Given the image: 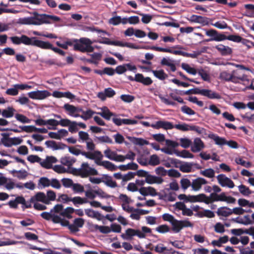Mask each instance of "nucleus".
I'll list each match as a JSON object with an SVG mask.
<instances>
[{"instance_id": "f257e3e1", "label": "nucleus", "mask_w": 254, "mask_h": 254, "mask_svg": "<svg viewBox=\"0 0 254 254\" xmlns=\"http://www.w3.org/2000/svg\"><path fill=\"white\" fill-rule=\"evenodd\" d=\"M61 20L60 17L48 14H39L34 12L31 16L19 18L17 23L21 25H41L44 24H49L52 21L58 22Z\"/></svg>"}, {"instance_id": "f03ea898", "label": "nucleus", "mask_w": 254, "mask_h": 254, "mask_svg": "<svg viewBox=\"0 0 254 254\" xmlns=\"http://www.w3.org/2000/svg\"><path fill=\"white\" fill-rule=\"evenodd\" d=\"M184 94L186 95L190 94H200L210 99H220L221 98L220 94L216 91L210 89H200L199 88L190 89L184 92Z\"/></svg>"}, {"instance_id": "7ed1b4c3", "label": "nucleus", "mask_w": 254, "mask_h": 254, "mask_svg": "<svg viewBox=\"0 0 254 254\" xmlns=\"http://www.w3.org/2000/svg\"><path fill=\"white\" fill-rule=\"evenodd\" d=\"M79 44L74 45V50L80 51L82 53L92 52L94 49L92 46V42L90 39L87 38H81L79 39Z\"/></svg>"}, {"instance_id": "20e7f679", "label": "nucleus", "mask_w": 254, "mask_h": 254, "mask_svg": "<svg viewBox=\"0 0 254 254\" xmlns=\"http://www.w3.org/2000/svg\"><path fill=\"white\" fill-rule=\"evenodd\" d=\"M35 37H29L25 35H21V36H12L9 38L12 44L16 45L24 44L26 46H33V41Z\"/></svg>"}, {"instance_id": "39448f33", "label": "nucleus", "mask_w": 254, "mask_h": 254, "mask_svg": "<svg viewBox=\"0 0 254 254\" xmlns=\"http://www.w3.org/2000/svg\"><path fill=\"white\" fill-rule=\"evenodd\" d=\"M19 204L22 205L21 208L23 210L26 208H30V204L27 203V201L22 195L17 196L14 199L10 200L6 204L11 208L17 209Z\"/></svg>"}, {"instance_id": "423d86ee", "label": "nucleus", "mask_w": 254, "mask_h": 254, "mask_svg": "<svg viewBox=\"0 0 254 254\" xmlns=\"http://www.w3.org/2000/svg\"><path fill=\"white\" fill-rule=\"evenodd\" d=\"M136 236L140 239L145 238V234L138 229H134L132 228H128L126 231V234H122L121 236L124 240H130L132 239V237Z\"/></svg>"}, {"instance_id": "0eeeda50", "label": "nucleus", "mask_w": 254, "mask_h": 254, "mask_svg": "<svg viewBox=\"0 0 254 254\" xmlns=\"http://www.w3.org/2000/svg\"><path fill=\"white\" fill-rule=\"evenodd\" d=\"M28 95L32 99L43 100L50 96L51 93L47 90H37L30 92Z\"/></svg>"}, {"instance_id": "6e6552de", "label": "nucleus", "mask_w": 254, "mask_h": 254, "mask_svg": "<svg viewBox=\"0 0 254 254\" xmlns=\"http://www.w3.org/2000/svg\"><path fill=\"white\" fill-rule=\"evenodd\" d=\"M216 178L218 183L222 187H227L229 188L232 189L235 186L234 182L224 174H221L218 175Z\"/></svg>"}, {"instance_id": "1a4fd4ad", "label": "nucleus", "mask_w": 254, "mask_h": 254, "mask_svg": "<svg viewBox=\"0 0 254 254\" xmlns=\"http://www.w3.org/2000/svg\"><path fill=\"white\" fill-rule=\"evenodd\" d=\"M27 202L30 204V208L32 207V203L41 202L46 205L45 193L44 192L39 191L31 196Z\"/></svg>"}, {"instance_id": "9d476101", "label": "nucleus", "mask_w": 254, "mask_h": 254, "mask_svg": "<svg viewBox=\"0 0 254 254\" xmlns=\"http://www.w3.org/2000/svg\"><path fill=\"white\" fill-rule=\"evenodd\" d=\"M189 20L191 22L200 23L202 25L205 26L208 25L209 21H212V19L207 17L193 14L190 17Z\"/></svg>"}, {"instance_id": "9b49d317", "label": "nucleus", "mask_w": 254, "mask_h": 254, "mask_svg": "<svg viewBox=\"0 0 254 254\" xmlns=\"http://www.w3.org/2000/svg\"><path fill=\"white\" fill-rule=\"evenodd\" d=\"M208 183L207 181L203 178L198 177L191 181V190L194 191H198L202 188L203 185Z\"/></svg>"}, {"instance_id": "f8f14e48", "label": "nucleus", "mask_w": 254, "mask_h": 254, "mask_svg": "<svg viewBox=\"0 0 254 254\" xmlns=\"http://www.w3.org/2000/svg\"><path fill=\"white\" fill-rule=\"evenodd\" d=\"M205 147L204 142L199 137L194 139L190 146L191 151L194 153L199 152Z\"/></svg>"}, {"instance_id": "ddd939ff", "label": "nucleus", "mask_w": 254, "mask_h": 254, "mask_svg": "<svg viewBox=\"0 0 254 254\" xmlns=\"http://www.w3.org/2000/svg\"><path fill=\"white\" fill-rule=\"evenodd\" d=\"M151 127L155 129H159L162 128L164 129H171L174 128V125L171 122L165 121H159L155 124L151 125Z\"/></svg>"}, {"instance_id": "4468645a", "label": "nucleus", "mask_w": 254, "mask_h": 254, "mask_svg": "<svg viewBox=\"0 0 254 254\" xmlns=\"http://www.w3.org/2000/svg\"><path fill=\"white\" fill-rule=\"evenodd\" d=\"M142 69H148V71H151L153 74L154 76L160 80H164L168 77V75L165 72L163 69L159 70H153L150 69L149 67L144 66H140Z\"/></svg>"}, {"instance_id": "2eb2a0df", "label": "nucleus", "mask_w": 254, "mask_h": 254, "mask_svg": "<svg viewBox=\"0 0 254 254\" xmlns=\"http://www.w3.org/2000/svg\"><path fill=\"white\" fill-rule=\"evenodd\" d=\"M208 137L213 140L215 144L220 147H222V146L226 144L227 140L224 137L219 136L216 134L213 133H209L208 135Z\"/></svg>"}, {"instance_id": "dca6fc26", "label": "nucleus", "mask_w": 254, "mask_h": 254, "mask_svg": "<svg viewBox=\"0 0 254 254\" xmlns=\"http://www.w3.org/2000/svg\"><path fill=\"white\" fill-rule=\"evenodd\" d=\"M33 41V46L37 47L43 49H50L52 50L53 45L49 42H44L38 40L37 37H34Z\"/></svg>"}, {"instance_id": "f3484780", "label": "nucleus", "mask_w": 254, "mask_h": 254, "mask_svg": "<svg viewBox=\"0 0 254 254\" xmlns=\"http://www.w3.org/2000/svg\"><path fill=\"white\" fill-rule=\"evenodd\" d=\"M215 48L223 56L231 55L232 54V49L229 46H224L223 44H219L215 47Z\"/></svg>"}, {"instance_id": "a211bd4d", "label": "nucleus", "mask_w": 254, "mask_h": 254, "mask_svg": "<svg viewBox=\"0 0 254 254\" xmlns=\"http://www.w3.org/2000/svg\"><path fill=\"white\" fill-rule=\"evenodd\" d=\"M85 213L89 217L94 218L97 220H102L104 216L102 215L99 212L95 211L91 208L85 209Z\"/></svg>"}, {"instance_id": "6ab92c4d", "label": "nucleus", "mask_w": 254, "mask_h": 254, "mask_svg": "<svg viewBox=\"0 0 254 254\" xmlns=\"http://www.w3.org/2000/svg\"><path fill=\"white\" fill-rule=\"evenodd\" d=\"M71 121L67 119H61L60 121L53 119V127H48L49 129H56V126L60 125L62 127H68L70 124Z\"/></svg>"}, {"instance_id": "aec40b11", "label": "nucleus", "mask_w": 254, "mask_h": 254, "mask_svg": "<svg viewBox=\"0 0 254 254\" xmlns=\"http://www.w3.org/2000/svg\"><path fill=\"white\" fill-rule=\"evenodd\" d=\"M0 135L2 137L0 139V142L6 147H10L15 143L13 142L12 137H9L10 134L9 133H1Z\"/></svg>"}, {"instance_id": "412c9836", "label": "nucleus", "mask_w": 254, "mask_h": 254, "mask_svg": "<svg viewBox=\"0 0 254 254\" xmlns=\"http://www.w3.org/2000/svg\"><path fill=\"white\" fill-rule=\"evenodd\" d=\"M163 179L160 177L150 175L149 173L145 178V181L148 184H161L163 182Z\"/></svg>"}, {"instance_id": "4be33fe9", "label": "nucleus", "mask_w": 254, "mask_h": 254, "mask_svg": "<svg viewBox=\"0 0 254 254\" xmlns=\"http://www.w3.org/2000/svg\"><path fill=\"white\" fill-rule=\"evenodd\" d=\"M51 182V179H49L47 177H41L38 180L37 187L39 190H42L45 188H48L50 186Z\"/></svg>"}, {"instance_id": "5701e85b", "label": "nucleus", "mask_w": 254, "mask_h": 254, "mask_svg": "<svg viewBox=\"0 0 254 254\" xmlns=\"http://www.w3.org/2000/svg\"><path fill=\"white\" fill-rule=\"evenodd\" d=\"M102 179V182L104 183L107 186L111 188H115L117 187L116 182L113 181L111 176H109L107 174H104L103 175Z\"/></svg>"}, {"instance_id": "b1692460", "label": "nucleus", "mask_w": 254, "mask_h": 254, "mask_svg": "<svg viewBox=\"0 0 254 254\" xmlns=\"http://www.w3.org/2000/svg\"><path fill=\"white\" fill-rule=\"evenodd\" d=\"M76 159L74 158L68 156H66L61 158L60 162L62 164L68 167L69 168L75 162Z\"/></svg>"}, {"instance_id": "393cba45", "label": "nucleus", "mask_w": 254, "mask_h": 254, "mask_svg": "<svg viewBox=\"0 0 254 254\" xmlns=\"http://www.w3.org/2000/svg\"><path fill=\"white\" fill-rule=\"evenodd\" d=\"M104 109H106V110L102 112H97V114L101 116L102 117L108 121L110 120L112 117L116 116V114L111 112L107 107H104L101 108L102 110H103Z\"/></svg>"}, {"instance_id": "a878e982", "label": "nucleus", "mask_w": 254, "mask_h": 254, "mask_svg": "<svg viewBox=\"0 0 254 254\" xmlns=\"http://www.w3.org/2000/svg\"><path fill=\"white\" fill-rule=\"evenodd\" d=\"M127 138L135 145L143 146L144 145H148L149 144L148 141L142 138L127 136Z\"/></svg>"}, {"instance_id": "bb28decb", "label": "nucleus", "mask_w": 254, "mask_h": 254, "mask_svg": "<svg viewBox=\"0 0 254 254\" xmlns=\"http://www.w3.org/2000/svg\"><path fill=\"white\" fill-rule=\"evenodd\" d=\"M174 153L177 156L183 158H194V155L187 150H183L181 151L177 150H174Z\"/></svg>"}, {"instance_id": "cd10ccee", "label": "nucleus", "mask_w": 254, "mask_h": 254, "mask_svg": "<svg viewBox=\"0 0 254 254\" xmlns=\"http://www.w3.org/2000/svg\"><path fill=\"white\" fill-rule=\"evenodd\" d=\"M194 215L199 218H203L205 217L207 218H212L215 216V214L211 210L205 209L203 211H199L194 214Z\"/></svg>"}, {"instance_id": "c85d7f7f", "label": "nucleus", "mask_w": 254, "mask_h": 254, "mask_svg": "<svg viewBox=\"0 0 254 254\" xmlns=\"http://www.w3.org/2000/svg\"><path fill=\"white\" fill-rule=\"evenodd\" d=\"M46 205H49L52 201L56 200V193L53 190H48L45 193Z\"/></svg>"}, {"instance_id": "c756f323", "label": "nucleus", "mask_w": 254, "mask_h": 254, "mask_svg": "<svg viewBox=\"0 0 254 254\" xmlns=\"http://www.w3.org/2000/svg\"><path fill=\"white\" fill-rule=\"evenodd\" d=\"M216 213L218 216L227 217L232 214L231 209L226 206L220 207L217 209Z\"/></svg>"}, {"instance_id": "7c9ffc66", "label": "nucleus", "mask_w": 254, "mask_h": 254, "mask_svg": "<svg viewBox=\"0 0 254 254\" xmlns=\"http://www.w3.org/2000/svg\"><path fill=\"white\" fill-rule=\"evenodd\" d=\"M15 112V109L12 107L9 106L7 109H4L1 111V115L4 118H10L14 116Z\"/></svg>"}, {"instance_id": "2f4dec72", "label": "nucleus", "mask_w": 254, "mask_h": 254, "mask_svg": "<svg viewBox=\"0 0 254 254\" xmlns=\"http://www.w3.org/2000/svg\"><path fill=\"white\" fill-rule=\"evenodd\" d=\"M138 165L134 162H130L127 165H121L118 166V168L121 169L122 171H126L127 170H136L138 168Z\"/></svg>"}, {"instance_id": "473e14b6", "label": "nucleus", "mask_w": 254, "mask_h": 254, "mask_svg": "<svg viewBox=\"0 0 254 254\" xmlns=\"http://www.w3.org/2000/svg\"><path fill=\"white\" fill-rule=\"evenodd\" d=\"M209 24L220 29H228L230 30H232V28L228 26L227 23L224 21H219L214 23L209 22Z\"/></svg>"}, {"instance_id": "72a5a7b5", "label": "nucleus", "mask_w": 254, "mask_h": 254, "mask_svg": "<svg viewBox=\"0 0 254 254\" xmlns=\"http://www.w3.org/2000/svg\"><path fill=\"white\" fill-rule=\"evenodd\" d=\"M35 123L37 126H46L49 125L53 127V119L44 120L42 119L39 118L35 120Z\"/></svg>"}, {"instance_id": "f704fd0d", "label": "nucleus", "mask_w": 254, "mask_h": 254, "mask_svg": "<svg viewBox=\"0 0 254 254\" xmlns=\"http://www.w3.org/2000/svg\"><path fill=\"white\" fill-rule=\"evenodd\" d=\"M92 227L95 230H99V231L103 234H108L111 232L110 228L107 226H99L97 224H93Z\"/></svg>"}, {"instance_id": "c9c22d12", "label": "nucleus", "mask_w": 254, "mask_h": 254, "mask_svg": "<svg viewBox=\"0 0 254 254\" xmlns=\"http://www.w3.org/2000/svg\"><path fill=\"white\" fill-rule=\"evenodd\" d=\"M238 189L240 193L244 196H249L254 193V191H251L248 187L242 184L238 186Z\"/></svg>"}, {"instance_id": "e433bc0d", "label": "nucleus", "mask_w": 254, "mask_h": 254, "mask_svg": "<svg viewBox=\"0 0 254 254\" xmlns=\"http://www.w3.org/2000/svg\"><path fill=\"white\" fill-rule=\"evenodd\" d=\"M227 40V36H225L224 34L219 33L217 31V36L214 38H210L208 39H205L204 40L205 42H208L210 41H217V42H221L224 40Z\"/></svg>"}, {"instance_id": "4c0bfd02", "label": "nucleus", "mask_w": 254, "mask_h": 254, "mask_svg": "<svg viewBox=\"0 0 254 254\" xmlns=\"http://www.w3.org/2000/svg\"><path fill=\"white\" fill-rule=\"evenodd\" d=\"M181 67L184 70L190 74L195 75L197 73L196 69L190 66L188 64L182 63L181 64Z\"/></svg>"}, {"instance_id": "58836bf2", "label": "nucleus", "mask_w": 254, "mask_h": 254, "mask_svg": "<svg viewBox=\"0 0 254 254\" xmlns=\"http://www.w3.org/2000/svg\"><path fill=\"white\" fill-rule=\"evenodd\" d=\"M193 163L186 162L180 166V170L184 173H189L191 172Z\"/></svg>"}, {"instance_id": "ea45409f", "label": "nucleus", "mask_w": 254, "mask_h": 254, "mask_svg": "<svg viewBox=\"0 0 254 254\" xmlns=\"http://www.w3.org/2000/svg\"><path fill=\"white\" fill-rule=\"evenodd\" d=\"M179 140L180 141V144H179V145L184 148H189L190 146H191L192 144L191 140L186 137L180 138Z\"/></svg>"}, {"instance_id": "a19ab883", "label": "nucleus", "mask_w": 254, "mask_h": 254, "mask_svg": "<svg viewBox=\"0 0 254 254\" xmlns=\"http://www.w3.org/2000/svg\"><path fill=\"white\" fill-rule=\"evenodd\" d=\"M102 166H103L106 169L111 171H116L118 169V166L109 161H102Z\"/></svg>"}, {"instance_id": "79ce46f5", "label": "nucleus", "mask_w": 254, "mask_h": 254, "mask_svg": "<svg viewBox=\"0 0 254 254\" xmlns=\"http://www.w3.org/2000/svg\"><path fill=\"white\" fill-rule=\"evenodd\" d=\"M97 114V112L92 111L91 109H88L87 111H84L80 118L85 121L90 119L94 114Z\"/></svg>"}, {"instance_id": "37998d69", "label": "nucleus", "mask_w": 254, "mask_h": 254, "mask_svg": "<svg viewBox=\"0 0 254 254\" xmlns=\"http://www.w3.org/2000/svg\"><path fill=\"white\" fill-rule=\"evenodd\" d=\"M200 174L206 177L212 178L214 177L215 171L213 169L208 168L204 170L200 171Z\"/></svg>"}, {"instance_id": "c03bdc74", "label": "nucleus", "mask_w": 254, "mask_h": 254, "mask_svg": "<svg viewBox=\"0 0 254 254\" xmlns=\"http://www.w3.org/2000/svg\"><path fill=\"white\" fill-rule=\"evenodd\" d=\"M182 189L185 191L190 187H191V181L187 178H183L180 181Z\"/></svg>"}, {"instance_id": "a18cd8bd", "label": "nucleus", "mask_w": 254, "mask_h": 254, "mask_svg": "<svg viewBox=\"0 0 254 254\" xmlns=\"http://www.w3.org/2000/svg\"><path fill=\"white\" fill-rule=\"evenodd\" d=\"M232 73H229L226 71L221 72L219 74V78L225 81L229 82L232 79Z\"/></svg>"}, {"instance_id": "49530a36", "label": "nucleus", "mask_w": 254, "mask_h": 254, "mask_svg": "<svg viewBox=\"0 0 254 254\" xmlns=\"http://www.w3.org/2000/svg\"><path fill=\"white\" fill-rule=\"evenodd\" d=\"M206 195L204 193H200L196 195H194L195 202H204L208 204L209 201L206 200Z\"/></svg>"}, {"instance_id": "de8ad7c7", "label": "nucleus", "mask_w": 254, "mask_h": 254, "mask_svg": "<svg viewBox=\"0 0 254 254\" xmlns=\"http://www.w3.org/2000/svg\"><path fill=\"white\" fill-rule=\"evenodd\" d=\"M190 127L191 125H190L186 123H183L182 124H177L174 126V128H175L178 130L183 131L190 130Z\"/></svg>"}, {"instance_id": "09e8293b", "label": "nucleus", "mask_w": 254, "mask_h": 254, "mask_svg": "<svg viewBox=\"0 0 254 254\" xmlns=\"http://www.w3.org/2000/svg\"><path fill=\"white\" fill-rule=\"evenodd\" d=\"M15 118L17 121L23 124H29L31 122L30 119L22 114H16L15 115Z\"/></svg>"}, {"instance_id": "8fccbe9b", "label": "nucleus", "mask_w": 254, "mask_h": 254, "mask_svg": "<svg viewBox=\"0 0 254 254\" xmlns=\"http://www.w3.org/2000/svg\"><path fill=\"white\" fill-rule=\"evenodd\" d=\"M160 160L158 156L156 154L151 155L148 162V164L155 166L160 164Z\"/></svg>"}, {"instance_id": "3c124183", "label": "nucleus", "mask_w": 254, "mask_h": 254, "mask_svg": "<svg viewBox=\"0 0 254 254\" xmlns=\"http://www.w3.org/2000/svg\"><path fill=\"white\" fill-rule=\"evenodd\" d=\"M179 221L180 220L175 219L171 224L172 225V230L176 233H179L183 229L182 227V225L179 222Z\"/></svg>"}, {"instance_id": "603ef678", "label": "nucleus", "mask_w": 254, "mask_h": 254, "mask_svg": "<svg viewBox=\"0 0 254 254\" xmlns=\"http://www.w3.org/2000/svg\"><path fill=\"white\" fill-rule=\"evenodd\" d=\"M61 182L63 186L65 188H72L74 184L72 179L69 178H63Z\"/></svg>"}, {"instance_id": "864d4df0", "label": "nucleus", "mask_w": 254, "mask_h": 254, "mask_svg": "<svg viewBox=\"0 0 254 254\" xmlns=\"http://www.w3.org/2000/svg\"><path fill=\"white\" fill-rule=\"evenodd\" d=\"M81 167H82V172L81 174L82 178H85L89 175V171L88 170V168H90L89 164L88 163H83L81 164Z\"/></svg>"}, {"instance_id": "5fc2aeb1", "label": "nucleus", "mask_w": 254, "mask_h": 254, "mask_svg": "<svg viewBox=\"0 0 254 254\" xmlns=\"http://www.w3.org/2000/svg\"><path fill=\"white\" fill-rule=\"evenodd\" d=\"M121 99L125 103L132 102L135 99L134 96L129 94H122L120 96Z\"/></svg>"}, {"instance_id": "6e6d98bb", "label": "nucleus", "mask_w": 254, "mask_h": 254, "mask_svg": "<svg viewBox=\"0 0 254 254\" xmlns=\"http://www.w3.org/2000/svg\"><path fill=\"white\" fill-rule=\"evenodd\" d=\"M64 109L68 112L67 114L70 116L75 113V107L68 103L65 104L63 107Z\"/></svg>"}, {"instance_id": "4d7b16f0", "label": "nucleus", "mask_w": 254, "mask_h": 254, "mask_svg": "<svg viewBox=\"0 0 254 254\" xmlns=\"http://www.w3.org/2000/svg\"><path fill=\"white\" fill-rule=\"evenodd\" d=\"M100 143H108L112 144L113 141L112 139L107 135L95 136Z\"/></svg>"}, {"instance_id": "13d9d810", "label": "nucleus", "mask_w": 254, "mask_h": 254, "mask_svg": "<svg viewBox=\"0 0 254 254\" xmlns=\"http://www.w3.org/2000/svg\"><path fill=\"white\" fill-rule=\"evenodd\" d=\"M78 136H79V140L78 141L80 142H84L87 140L90 139V138L89 137V134L87 132L83 131H79L78 132Z\"/></svg>"}, {"instance_id": "bf43d9fd", "label": "nucleus", "mask_w": 254, "mask_h": 254, "mask_svg": "<svg viewBox=\"0 0 254 254\" xmlns=\"http://www.w3.org/2000/svg\"><path fill=\"white\" fill-rule=\"evenodd\" d=\"M72 189L74 193H81L84 191L83 186L78 183H74Z\"/></svg>"}, {"instance_id": "052dcab7", "label": "nucleus", "mask_w": 254, "mask_h": 254, "mask_svg": "<svg viewBox=\"0 0 254 254\" xmlns=\"http://www.w3.org/2000/svg\"><path fill=\"white\" fill-rule=\"evenodd\" d=\"M181 110L183 113L190 116L195 114V112L193 110L186 105L182 106L181 108Z\"/></svg>"}, {"instance_id": "680f3d73", "label": "nucleus", "mask_w": 254, "mask_h": 254, "mask_svg": "<svg viewBox=\"0 0 254 254\" xmlns=\"http://www.w3.org/2000/svg\"><path fill=\"white\" fill-rule=\"evenodd\" d=\"M77 127V123L76 121H71L68 126V131L72 133H75L78 130Z\"/></svg>"}, {"instance_id": "e2e57ef3", "label": "nucleus", "mask_w": 254, "mask_h": 254, "mask_svg": "<svg viewBox=\"0 0 254 254\" xmlns=\"http://www.w3.org/2000/svg\"><path fill=\"white\" fill-rule=\"evenodd\" d=\"M53 169L54 171L59 174L67 173V171H68L67 169L61 165H55L53 168Z\"/></svg>"}, {"instance_id": "0e129e2a", "label": "nucleus", "mask_w": 254, "mask_h": 254, "mask_svg": "<svg viewBox=\"0 0 254 254\" xmlns=\"http://www.w3.org/2000/svg\"><path fill=\"white\" fill-rule=\"evenodd\" d=\"M71 197L68 196L66 194H61L59 195L58 198L57 199L58 201H60L63 203H66L70 201Z\"/></svg>"}, {"instance_id": "69168bd1", "label": "nucleus", "mask_w": 254, "mask_h": 254, "mask_svg": "<svg viewBox=\"0 0 254 254\" xmlns=\"http://www.w3.org/2000/svg\"><path fill=\"white\" fill-rule=\"evenodd\" d=\"M156 231L160 233H165L170 231V228L167 225H159L156 228Z\"/></svg>"}, {"instance_id": "338daca9", "label": "nucleus", "mask_w": 254, "mask_h": 254, "mask_svg": "<svg viewBox=\"0 0 254 254\" xmlns=\"http://www.w3.org/2000/svg\"><path fill=\"white\" fill-rule=\"evenodd\" d=\"M142 16L141 21L145 24L149 23L152 19V15L149 14L139 13Z\"/></svg>"}, {"instance_id": "774afa93", "label": "nucleus", "mask_w": 254, "mask_h": 254, "mask_svg": "<svg viewBox=\"0 0 254 254\" xmlns=\"http://www.w3.org/2000/svg\"><path fill=\"white\" fill-rule=\"evenodd\" d=\"M122 18L120 16H116L112 17L109 20V23L113 25H117L121 23Z\"/></svg>"}]
</instances>
